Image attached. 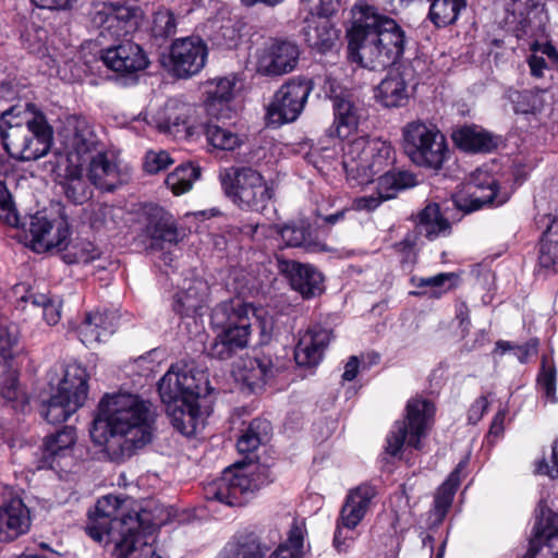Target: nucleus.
I'll return each mask as SVG.
<instances>
[{
  "mask_svg": "<svg viewBox=\"0 0 558 558\" xmlns=\"http://www.w3.org/2000/svg\"><path fill=\"white\" fill-rule=\"evenodd\" d=\"M156 414L150 402L132 393L106 395L98 404L90 436L121 463L151 442Z\"/></svg>",
  "mask_w": 558,
  "mask_h": 558,
  "instance_id": "obj_1",
  "label": "nucleus"
},
{
  "mask_svg": "<svg viewBox=\"0 0 558 558\" xmlns=\"http://www.w3.org/2000/svg\"><path fill=\"white\" fill-rule=\"evenodd\" d=\"M352 14L353 24L348 32L352 61L377 71L403 54L405 33L393 19L366 3L354 5Z\"/></svg>",
  "mask_w": 558,
  "mask_h": 558,
  "instance_id": "obj_2",
  "label": "nucleus"
},
{
  "mask_svg": "<svg viewBox=\"0 0 558 558\" xmlns=\"http://www.w3.org/2000/svg\"><path fill=\"white\" fill-rule=\"evenodd\" d=\"M118 506L119 499L114 496L99 499L95 508L97 518L86 526L87 534L97 543L114 542L113 558H162L143 541L137 514L125 519L111 518Z\"/></svg>",
  "mask_w": 558,
  "mask_h": 558,
  "instance_id": "obj_3",
  "label": "nucleus"
},
{
  "mask_svg": "<svg viewBox=\"0 0 558 558\" xmlns=\"http://www.w3.org/2000/svg\"><path fill=\"white\" fill-rule=\"evenodd\" d=\"M0 134L9 155L15 159L29 161L47 155L53 132L43 113L11 107L1 114Z\"/></svg>",
  "mask_w": 558,
  "mask_h": 558,
  "instance_id": "obj_4",
  "label": "nucleus"
},
{
  "mask_svg": "<svg viewBox=\"0 0 558 558\" xmlns=\"http://www.w3.org/2000/svg\"><path fill=\"white\" fill-rule=\"evenodd\" d=\"M252 319L257 320L255 308L241 299L217 304L211 312L210 323L220 331L210 343L208 354L214 359L227 361L245 349L248 345Z\"/></svg>",
  "mask_w": 558,
  "mask_h": 558,
  "instance_id": "obj_5",
  "label": "nucleus"
},
{
  "mask_svg": "<svg viewBox=\"0 0 558 558\" xmlns=\"http://www.w3.org/2000/svg\"><path fill=\"white\" fill-rule=\"evenodd\" d=\"M226 197L242 210L263 213L275 197L274 184L251 166H230L219 172Z\"/></svg>",
  "mask_w": 558,
  "mask_h": 558,
  "instance_id": "obj_6",
  "label": "nucleus"
},
{
  "mask_svg": "<svg viewBox=\"0 0 558 558\" xmlns=\"http://www.w3.org/2000/svg\"><path fill=\"white\" fill-rule=\"evenodd\" d=\"M393 161L395 150L389 142L362 136L348 144L342 165L349 180L367 184Z\"/></svg>",
  "mask_w": 558,
  "mask_h": 558,
  "instance_id": "obj_7",
  "label": "nucleus"
},
{
  "mask_svg": "<svg viewBox=\"0 0 558 558\" xmlns=\"http://www.w3.org/2000/svg\"><path fill=\"white\" fill-rule=\"evenodd\" d=\"M269 483L267 470L251 465L226 469L221 476L204 487L205 498L227 506H243L253 494Z\"/></svg>",
  "mask_w": 558,
  "mask_h": 558,
  "instance_id": "obj_8",
  "label": "nucleus"
},
{
  "mask_svg": "<svg viewBox=\"0 0 558 558\" xmlns=\"http://www.w3.org/2000/svg\"><path fill=\"white\" fill-rule=\"evenodd\" d=\"M403 149L418 167L439 170L448 159L445 135L432 124L413 121L403 128Z\"/></svg>",
  "mask_w": 558,
  "mask_h": 558,
  "instance_id": "obj_9",
  "label": "nucleus"
},
{
  "mask_svg": "<svg viewBox=\"0 0 558 558\" xmlns=\"http://www.w3.org/2000/svg\"><path fill=\"white\" fill-rule=\"evenodd\" d=\"M323 77H295L284 83L274 95L266 113L267 124L278 128L295 121L303 111L308 95L315 86L322 84Z\"/></svg>",
  "mask_w": 558,
  "mask_h": 558,
  "instance_id": "obj_10",
  "label": "nucleus"
},
{
  "mask_svg": "<svg viewBox=\"0 0 558 558\" xmlns=\"http://www.w3.org/2000/svg\"><path fill=\"white\" fill-rule=\"evenodd\" d=\"M434 413L435 408L430 401L418 398L409 400L405 420L397 421L387 436V452L397 456L404 444L420 449L421 438L426 435Z\"/></svg>",
  "mask_w": 558,
  "mask_h": 558,
  "instance_id": "obj_11",
  "label": "nucleus"
},
{
  "mask_svg": "<svg viewBox=\"0 0 558 558\" xmlns=\"http://www.w3.org/2000/svg\"><path fill=\"white\" fill-rule=\"evenodd\" d=\"M544 4L537 0H504L500 25L517 38L538 37L547 23Z\"/></svg>",
  "mask_w": 558,
  "mask_h": 558,
  "instance_id": "obj_12",
  "label": "nucleus"
},
{
  "mask_svg": "<svg viewBox=\"0 0 558 558\" xmlns=\"http://www.w3.org/2000/svg\"><path fill=\"white\" fill-rule=\"evenodd\" d=\"M208 46L199 36L177 38L162 57V64L177 78H190L206 65Z\"/></svg>",
  "mask_w": 558,
  "mask_h": 558,
  "instance_id": "obj_13",
  "label": "nucleus"
},
{
  "mask_svg": "<svg viewBox=\"0 0 558 558\" xmlns=\"http://www.w3.org/2000/svg\"><path fill=\"white\" fill-rule=\"evenodd\" d=\"M90 23L100 29V36L119 39L133 34L140 26L142 14L137 8L112 2L93 3Z\"/></svg>",
  "mask_w": 558,
  "mask_h": 558,
  "instance_id": "obj_14",
  "label": "nucleus"
},
{
  "mask_svg": "<svg viewBox=\"0 0 558 558\" xmlns=\"http://www.w3.org/2000/svg\"><path fill=\"white\" fill-rule=\"evenodd\" d=\"M59 142L62 153L59 160L81 162L93 151L97 150L99 138L89 121L83 117L70 116L59 131Z\"/></svg>",
  "mask_w": 558,
  "mask_h": 558,
  "instance_id": "obj_15",
  "label": "nucleus"
},
{
  "mask_svg": "<svg viewBox=\"0 0 558 558\" xmlns=\"http://www.w3.org/2000/svg\"><path fill=\"white\" fill-rule=\"evenodd\" d=\"M206 380L201 373L189 366H172L160 379L158 391L165 405L197 401L206 389Z\"/></svg>",
  "mask_w": 558,
  "mask_h": 558,
  "instance_id": "obj_16",
  "label": "nucleus"
},
{
  "mask_svg": "<svg viewBox=\"0 0 558 558\" xmlns=\"http://www.w3.org/2000/svg\"><path fill=\"white\" fill-rule=\"evenodd\" d=\"M301 50L299 45L289 39L272 38L255 52V70L264 76H282L298 66Z\"/></svg>",
  "mask_w": 558,
  "mask_h": 558,
  "instance_id": "obj_17",
  "label": "nucleus"
},
{
  "mask_svg": "<svg viewBox=\"0 0 558 558\" xmlns=\"http://www.w3.org/2000/svg\"><path fill=\"white\" fill-rule=\"evenodd\" d=\"M325 94L332 100L333 122L328 130L330 136L345 138L357 130L363 108L360 101L349 92L336 93L335 81L325 75Z\"/></svg>",
  "mask_w": 558,
  "mask_h": 558,
  "instance_id": "obj_18",
  "label": "nucleus"
},
{
  "mask_svg": "<svg viewBox=\"0 0 558 558\" xmlns=\"http://www.w3.org/2000/svg\"><path fill=\"white\" fill-rule=\"evenodd\" d=\"M497 196V181L485 170L474 171L462 191L453 195V205L469 214L492 204Z\"/></svg>",
  "mask_w": 558,
  "mask_h": 558,
  "instance_id": "obj_19",
  "label": "nucleus"
},
{
  "mask_svg": "<svg viewBox=\"0 0 558 558\" xmlns=\"http://www.w3.org/2000/svg\"><path fill=\"white\" fill-rule=\"evenodd\" d=\"M87 172L90 183L102 192H113L131 180V168L107 153L94 156Z\"/></svg>",
  "mask_w": 558,
  "mask_h": 558,
  "instance_id": "obj_20",
  "label": "nucleus"
},
{
  "mask_svg": "<svg viewBox=\"0 0 558 558\" xmlns=\"http://www.w3.org/2000/svg\"><path fill=\"white\" fill-rule=\"evenodd\" d=\"M101 60L108 69L121 75L137 73L149 64L143 48L131 40H123L102 49Z\"/></svg>",
  "mask_w": 558,
  "mask_h": 558,
  "instance_id": "obj_21",
  "label": "nucleus"
},
{
  "mask_svg": "<svg viewBox=\"0 0 558 558\" xmlns=\"http://www.w3.org/2000/svg\"><path fill=\"white\" fill-rule=\"evenodd\" d=\"M523 558H558V513L542 509Z\"/></svg>",
  "mask_w": 558,
  "mask_h": 558,
  "instance_id": "obj_22",
  "label": "nucleus"
},
{
  "mask_svg": "<svg viewBox=\"0 0 558 558\" xmlns=\"http://www.w3.org/2000/svg\"><path fill=\"white\" fill-rule=\"evenodd\" d=\"M57 183L65 198L73 204H84L93 197V184L85 175L82 162L57 161Z\"/></svg>",
  "mask_w": 558,
  "mask_h": 558,
  "instance_id": "obj_23",
  "label": "nucleus"
},
{
  "mask_svg": "<svg viewBox=\"0 0 558 558\" xmlns=\"http://www.w3.org/2000/svg\"><path fill=\"white\" fill-rule=\"evenodd\" d=\"M28 232L31 234V247L37 253H44L54 247L61 248L69 235L65 221L51 222L40 213L31 216Z\"/></svg>",
  "mask_w": 558,
  "mask_h": 558,
  "instance_id": "obj_24",
  "label": "nucleus"
},
{
  "mask_svg": "<svg viewBox=\"0 0 558 558\" xmlns=\"http://www.w3.org/2000/svg\"><path fill=\"white\" fill-rule=\"evenodd\" d=\"M277 269L304 298H313L323 291V275L310 264L277 257Z\"/></svg>",
  "mask_w": 558,
  "mask_h": 558,
  "instance_id": "obj_25",
  "label": "nucleus"
},
{
  "mask_svg": "<svg viewBox=\"0 0 558 558\" xmlns=\"http://www.w3.org/2000/svg\"><path fill=\"white\" fill-rule=\"evenodd\" d=\"M31 526L29 509L19 497L0 506V542H10L25 534Z\"/></svg>",
  "mask_w": 558,
  "mask_h": 558,
  "instance_id": "obj_26",
  "label": "nucleus"
},
{
  "mask_svg": "<svg viewBox=\"0 0 558 558\" xmlns=\"http://www.w3.org/2000/svg\"><path fill=\"white\" fill-rule=\"evenodd\" d=\"M330 339V330L318 326L308 328L300 336L295 347L294 359L296 364L304 367L318 365Z\"/></svg>",
  "mask_w": 558,
  "mask_h": 558,
  "instance_id": "obj_27",
  "label": "nucleus"
},
{
  "mask_svg": "<svg viewBox=\"0 0 558 558\" xmlns=\"http://www.w3.org/2000/svg\"><path fill=\"white\" fill-rule=\"evenodd\" d=\"M330 339V330L318 326L308 328L300 336L295 347L294 359L296 364L304 367L318 365Z\"/></svg>",
  "mask_w": 558,
  "mask_h": 558,
  "instance_id": "obj_28",
  "label": "nucleus"
},
{
  "mask_svg": "<svg viewBox=\"0 0 558 558\" xmlns=\"http://www.w3.org/2000/svg\"><path fill=\"white\" fill-rule=\"evenodd\" d=\"M328 17L314 12L304 21L302 28V35L307 46L319 53L331 51L339 38L338 29Z\"/></svg>",
  "mask_w": 558,
  "mask_h": 558,
  "instance_id": "obj_29",
  "label": "nucleus"
},
{
  "mask_svg": "<svg viewBox=\"0 0 558 558\" xmlns=\"http://www.w3.org/2000/svg\"><path fill=\"white\" fill-rule=\"evenodd\" d=\"M118 327V317L110 311L90 312L85 315L80 325L78 335L81 341L92 347L96 343L107 340Z\"/></svg>",
  "mask_w": 558,
  "mask_h": 558,
  "instance_id": "obj_30",
  "label": "nucleus"
},
{
  "mask_svg": "<svg viewBox=\"0 0 558 558\" xmlns=\"http://www.w3.org/2000/svg\"><path fill=\"white\" fill-rule=\"evenodd\" d=\"M209 295L208 283L201 278L184 280L180 291L175 294L173 310L184 316L202 314Z\"/></svg>",
  "mask_w": 558,
  "mask_h": 558,
  "instance_id": "obj_31",
  "label": "nucleus"
},
{
  "mask_svg": "<svg viewBox=\"0 0 558 558\" xmlns=\"http://www.w3.org/2000/svg\"><path fill=\"white\" fill-rule=\"evenodd\" d=\"M376 495V488L368 484L350 490L338 519L349 527H356L366 515Z\"/></svg>",
  "mask_w": 558,
  "mask_h": 558,
  "instance_id": "obj_32",
  "label": "nucleus"
},
{
  "mask_svg": "<svg viewBox=\"0 0 558 558\" xmlns=\"http://www.w3.org/2000/svg\"><path fill=\"white\" fill-rule=\"evenodd\" d=\"M276 367L272 359L267 355L247 357L239 369V379L250 389L257 392L275 377Z\"/></svg>",
  "mask_w": 558,
  "mask_h": 558,
  "instance_id": "obj_33",
  "label": "nucleus"
},
{
  "mask_svg": "<svg viewBox=\"0 0 558 558\" xmlns=\"http://www.w3.org/2000/svg\"><path fill=\"white\" fill-rule=\"evenodd\" d=\"M375 97L386 108L402 107L408 102V84L403 73L390 70L376 88Z\"/></svg>",
  "mask_w": 558,
  "mask_h": 558,
  "instance_id": "obj_34",
  "label": "nucleus"
},
{
  "mask_svg": "<svg viewBox=\"0 0 558 558\" xmlns=\"http://www.w3.org/2000/svg\"><path fill=\"white\" fill-rule=\"evenodd\" d=\"M88 374L86 368L78 363H70L63 369L56 392L63 395L75 402L84 404L88 395Z\"/></svg>",
  "mask_w": 558,
  "mask_h": 558,
  "instance_id": "obj_35",
  "label": "nucleus"
},
{
  "mask_svg": "<svg viewBox=\"0 0 558 558\" xmlns=\"http://www.w3.org/2000/svg\"><path fill=\"white\" fill-rule=\"evenodd\" d=\"M452 140L459 148L472 153H489L497 146L496 138L476 125H466L453 131Z\"/></svg>",
  "mask_w": 558,
  "mask_h": 558,
  "instance_id": "obj_36",
  "label": "nucleus"
},
{
  "mask_svg": "<svg viewBox=\"0 0 558 558\" xmlns=\"http://www.w3.org/2000/svg\"><path fill=\"white\" fill-rule=\"evenodd\" d=\"M466 459L460 461L456 469L449 474L448 478L437 489L435 494L434 509L430 513V515L434 517L435 525L440 524L447 515V512L451 507L456 490L460 485L461 472L466 466Z\"/></svg>",
  "mask_w": 558,
  "mask_h": 558,
  "instance_id": "obj_37",
  "label": "nucleus"
},
{
  "mask_svg": "<svg viewBox=\"0 0 558 558\" xmlns=\"http://www.w3.org/2000/svg\"><path fill=\"white\" fill-rule=\"evenodd\" d=\"M270 546L255 533L239 536L229 543L219 558H265Z\"/></svg>",
  "mask_w": 558,
  "mask_h": 558,
  "instance_id": "obj_38",
  "label": "nucleus"
},
{
  "mask_svg": "<svg viewBox=\"0 0 558 558\" xmlns=\"http://www.w3.org/2000/svg\"><path fill=\"white\" fill-rule=\"evenodd\" d=\"M548 93L545 89H509L506 93L507 100L511 104L517 114H537L547 105Z\"/></svg>",
  "mask_w": 558,
  "mask_h": 558,
  "instance_id": "obj_39",
  "label": "nucleus"
},
{
  "mask_svg": "<svg viewBox=\"0 0 558 558\" xmlns=\"http://www.w3.org/2000/svg\"><path fill=\"white\" fill-rule=\"evenodd\" d=\"M416 228L420 234L428 240L450 234L451 226L447 218L440 211L436 203L425 206L417 215Z\"/></svg>",
  "mask_w": 558,
  "mask_h": 558,
  "instance_id": "obj_40",
  "label": "nucleus"
},
{
  "mask_svg": "<svg viewBox=\"0 0 558 558\" xmlns=\"http://www.w3.org/2000/svg\"><path fill=\"white\" fill-rule=\"evenodd\" d=\"M145 232L151 239L153 245L179 242V231L173 218L162 210H156L149 215Z\"/></svg>",
  "mask_w": 558,
  "mask_h": 558,
  "instance_id": "obj_41",
  "label": "nucleus"
},
{
  "mask_svg": "<svg viewBox=\"0 0 558 558\" xmlns=\"http://www.w3.org/2000/svg\"><path fill=\"white\" fill-rule=\"evenodd\" d=\"M166 412L173 427L181 434L191 436L196 433L199 421V407L197 401L186 403H171L166 405Z\"/></svg>",
  "mask_w": 558,
  "mask_h": 558,
  "instance_id": "obj_42",
  "label": "nucleus"
},
{
  "mask_svg": "<svg viewBox=\"0 0 558 558\" xmlns=\"http://www.w3.org/2000/svg\"><path fill=\"white\" fill-rule=\"evenodd\" d=\"M234 82L228 77L213 80L208 84L206 110L207 112L219 119L221 111L228 108V102L233 97Z\"/></svg>",
  "mask_w": 558,
  "mask_h": 558,
  "instance_id": "obj_43",
  "label": "nucleus"
},
{
  "mask_svg": "<svg viewBox=\"0 0 558 558\" xmlns=\"http://www.w3.org/2000/svg\"><path fill=\"white\" fill-rule=\"evenodd\" d=\"M76 440L75 428L65 426L56 434L47 436L43 445L44 463L53 468V461L57 457L64 454Z\"/></svg>",
  "mask_w": 558,
  "mask_h": 558,
  "instance_id": "obj_44",
  "label": "nucleus"
},
{
  "mask_svg": "<svg viewBox=\"0 0 558 558\" xmlns=\"http://www.w3.org/2000/svg\"><path fill=\"white\" fill-rule=\"evenodd\" d=\"M83 404L53 392L47 402L41 405V415L48 423L58 424L65 422Z\"/></svg>",
  "mask_w": 558,
  "mask_h": 558,
  "instance_id": "obj_45",
  "label": "nucleus"
},
{
  "mask_svg": "<svg viewBox=\"0 0 558 558\" xmlns=\"http://www.w3.org/2000/svg\"><path fill=\"white\" fill-rule=\"evenodd\" d=\"M282 240L289 246H303L308 252H329L327 244L313 240L310 228L304 225H287L280 230Z\"/></svg>",
  "mask_w": 558,
  "mask_h": 558,
  "instance_id": "obj_46",
  "label": "nucleus"
},
{
  "mask_svg": "<svg viewBox=\"0 0 558 558\" xmlns=\"http://www.w3.org/2000/svg\"><path fill=\"white\" fill-rule=\"evenodd\" d=\"M270 434L271 424L269 421L264 418L253 420L236 442L239 452L247 453L256 450L269 439Z\"/></svg>",
  "mask_w": 558,
  "mask_h": 558,
  "instance_id": "obj_47",
  "label": "nucleus"
},
{
  "mask_svg": "<svg viewBox=\"0 0 558 558\" xmlns=\"http://www.w3.org/2000/svg\"><path fill=\"white\" fill-rule=\"evenodd\" d=\"M417 183L416 178L409 171H386L378 178L377 190L381 197L391 199L405 189L413 187Z\"/></svg>",
  "mask_w": 558,
  "mask_h": 558,
  "instance_id": "obj_48",
  "label": "nucleus"
},
{
  "mask_svg": "<svg viewBox=\"0 0 558 558\" xmlns=\"http://www.w3.org/2000/svg\"><path fill=\"white\" fill-rule=\"evenodd\" d=\"M466 0H432L429 19L437 27L453 24L465 9Z\"/></svg>",
  "mask_w": 558,
  "mask_h": 558,
  "instance_id": "obj_49",
  "label": "nucleus"
},
{
  "mask_svg": "<svg viewBox=\"0 0 558 558\" xmlns=\"http://www.w3.org/2000/svg\"><path fill=\"white\" fill-rule=\"evenodd\" d=\"M201 170L192 163H182L166 178L167 186L174 195H181L189 192L193 183L199 178Z\"/></svg>",
  "mask_w": 558,
  "mask_h": 558,
  "instance_id": "obj_50",
  "label": "nucleus"
},
{
  "mask_svg": "<svg viewBox=\"0 0 558 558\" xmlns=\"http://www.w3.org/2000/svg\"><path fill=\"white\" fill-rule=\"evenodd\" d=\"M558 223H551L544 232L539 245V265L544 268H558Z\"/></svg>",
  "mask_w": 558,
  "mask_h": 558,
  "instance_id": "obj_51",
  "label": "nucleus"
},
{
  "mask_svg": "<svg viewBox=\"0 0 558 558\" xmlns=\"http://www.w3.org/2000/svg\"><path fill=\"white\" fill-rule=\"evenodd\" d=\"M203 128L208 143L215 148L232 150L240 144L238 134L228 129L214 123H207Z\"/></svg>",
  "mask_w": 558,
  "mask_h": 558,
  "instance_id": "obj_52",
  "label": "nucleus"
},
{
  "mask_svg": "<svg viewBox=\"0 0 558 558\" xmlns=\"http://www.w3.org/2000/svg\"><path fill=\"white\" fill-rule=\"evenodd\" d=\"M17 340L19 331L15 325L0 326V368L3 373L7 372V366H11Z\"/></svg>",
  "mask_w": 558,
  "mask_h": 558,
  "instance_id": "obj_53",
  "label": "nucleus"
},
{
  "mask_svg": "<svg viewBox=\"0 0 558 558\" xmlns=\"http://www.w3.org/2000/svg\"><path fill=\"white\" fill-rule=\"evenodd\" d=\"M177 33V19L172 11L160 9L155 12L151 24V35L156 39L166 40Z\"/></svg>",
  "mask_w": 558,
  "mask_h": 558,
  "instance_id": "obj_54",
  "label": "nucleus"
},
{
  "mask_svg": "<svg viewBox=\"0 0 558 558\" xmlns=\"http://www.w3.org/2000/svg\"><path fill=\"white\" fill-rule=\"evenodd\" d=\"M121 209L108 204H98L93 209L90 226L95 230H111L118 225Z\"/></svg>",
  "mask_w": 558,
  "mask_h": 558,
  "instance_id": "obj_55",
  "label": "nucleus"
},
{
  "mask_svg": "<svg viewBox=\"0 0 558 558\" xmlns=\"http://www.w3.org/2000/svg\"><path fill=\"white\" fill-rule=\"evenodd\" d=\"M556 367L548 356H543L542 367L537 376V385L550 402H556Z\"/></svg>",
  "mask_w": 558,
  "mask_h": 558,
  "instance_id": "obj_56",
  "label": "nucleus"
},
{
  "mask_svg": "<svg viewBox=\"0 0 558 558\" xmlns=\"http://www.w3.org/2000/svg\"><path fill=\"white\" fill-rule=\"evenodd\" d=\"M31 298L35 306L43 308V316L47 324L50 326L57 325L61 318V301L46 294H37Z\"/></svg>",
  "mask_w": 558,
  "mask_h": 558,
  "instance_id": "obj_57",
  "label": "nucleus"
},
{
  "mask_svg": "<svg viewBox=\"0 0 558 558\" xmlns=\"http://www.w3.org/2000/svg\"><path fill=\"white\" fill-rule=\"evenodd\" d=\"M0 220L4 223L19 227L20 218L12 201V196L8 191L3 181L0 180Z\"/></svg>",
  "mask_w": 558,
  "mask_h": 558,
  "instance_id": "obj_58",
  "label": "nucleus"
},
{
  "mask_svg": "<svg viewBox=\"0 0 558 558\" xmlns=\"http://www.w3.org/2000/svg\"><path fill=\"white\" fill-rule=\"evenodd\" d=\"M0 395L7 401H19L20 397L23 398L19 387L17 377L12 366H7V372L3 373L0 368Z\"/></svg>",
  "mask_w": 558,
  "mask_h": 558,
  "instance_id": "obj_59",
  "label": "nucleus"
},
{
  "mask_svg": "<svg viewBox=\"0 0 558 558\" xmlns=\"http://www.w3.org/2000/svg\"><path fill=\"white\" fill-rule=\"evenodd\" d=\"M356 527L344 525L341 520H337L333 533L332 545L338 553H348L357 537Z\"/></svg>",
  "mask_w": 558,
  "mask_h": 558,
  "instance_id": "obj_60",
  "label": "nucleus"
},
{
  "mask_svg": "<svg viewBox=\"0 0 558 558\" xmlns=\"http://www.w3.org/2000/svg\"><path fill=\"white\" fill-rule=\"evenodd\" d=\"M453 277V274H438L426 278L413 277L411 282L417 288H429L432 298H439L447 289H442L447 281Z\"/></svg>",
  "mask_w": 558,
  "mask_h": 558,
  "instance_id": "obj_61",
  "label": "nucleus"
},
{
  "mask_svg": "<svg viewBox=\"0 0 558 558\" xmlns=\"http://www.w3.org/2000/svg\"><path fill=\"white\" fill-rule=\"evenodd\" d=\"M173 163V159L166 150H149L145 155L144 169L149 174H156L166 170Z\"/></svg>",
  "mask_w": 558,
  "mask_h": 558,
  "instance_id": "obj_62",
  "label": "nucleus"
},
{
  "mask_svg": "<svg viewBox=\"0 0 558 558\" xmlns=\"http://www.w3.org/2000/svg\"><path fill=\"white\" fill-rule=\"evenodd\" d=\"M187 110L189 108H182L180 112H167L165 118L158 119V130L163 133H173L180 125H186L185 111Z\"/></svg>",
  "mask_w": 558,
  "mask_h": 558,
  "instance_id": "obj_63",
  "label": "nucleus"
},
{
  "mask_svg": "<svg viewBox=\"0 0 558 558\" xmlns=\"http://www.w3.org/2000/svg\"><path fill=\"white\" fill-rule=\"evenodd\" d=\"M550 461L551 465H549L545 460L541 461L537 465V472L539 474L548 475L550 478H556L558 477V438L553 445Z\"/></svg>",
  "mask_w": 558,
  "mask_h": 558,
  "instance_id": "obj_64",
  "label": "nucleus"
}]
</instances>
